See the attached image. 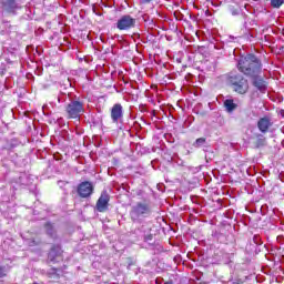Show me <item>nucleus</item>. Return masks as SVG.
Instances as JSON below:
<instances>
[{
	"mask_svg": "<svg viewBox=\"0 0 284 284\" xmlns=\"http://www.w3.org/2000/svg\"><path fill=\"white\" fill-rule=\"evenodd\" d=\"M94 193V185H92V182H81L78 186V194L81 196V199H88L92 196Z\"/></svg>",
	"mask_w": 284,
	"mask_h": 284,
	"instance_id": "obj_6",
	"label": "nucleus"
},
{
	"mask_svg": "<svg viewBox=\"0 0 284 284\" xmlns=\"http://www.w3.org/2000/svg\"><path fill=\"white\" fill-rule=\"evenodd\" d=\"M152 216V204L149 202H138L131 206L130 217L133 223H141L143 219Z\"/></svg>",
	"mask_w": 284,
	"mask_h": 284,
	"instance_id": "obj_2",
	"label": "nucleus"
},
{
	"mask_svg": "<svg viewBox=\"0 0 284 284\" xmlns=\"http://www.w3.org/2000/svg\"><path fill=\"white\" fill-rule=\"evenodd\" d=\"M205 145V138L196 139L193 143V148H203Z\"/></svg>",
	"mask_w": 284,
	"mask_h": 284,
	"instance_id": "obj_15",
	"label": "nucleus"
},
{
	"mask_svg": "<svg viewBox=\"0 0 284 284\" xmlns=\"http://www.w3.org/2000/svg\"><path fill=\"white\" fill-rule=\"evenodd\" d=\"M251 81L253 83V87L256 88L258 92H261L262 94H265V92H267V82H265L263 73L251 78Z\"/></svg>",
	"mask_w": 284,
	"mask_h": 284,
	"instance_id": "obj_8",
	"label": "nucleus"
},
{
	"mask_svg": "<svg viewBox=\"0 0 284 284\" xmlns=\"http://www.w3.org/2000/svg\"><path fill=\"white\" fill-rule=\"evenodd\" d=\"M109 203H110V194H108V191H103L95 205L98 212H106Z\"/></svg>",
	"mask_w": 284,
	"mask_h": 284,
	"instance_id": "obj_10",
	"label": "nucleus"
},
{
	"mask_svg": "<svg viewBox=\"0 0 284 284\" xmlns=\"http://www.w3.org/2000/svg\"><path fill=\"white\" fill-rule=\"evenodd\" d=\"M224 108H225L226 112H234V110H236L237 105H236V103H234V100L226 99L224 101Z\"/></svg>",
	"mask_w": 284,
	"mask_h": 284,
	"instance_id": "obj_13",
	"label": "nucleus"
},
{
	"mask_svg": "<svg viewBox=\"0 0 284 284\" xmlns=\"http://www.w3.org/2000/svg\"><path fill=\"white\" fill-rule=\"evenodd\" d=\"M237 69L248 79L263 74V63H261V60L252 53L242 57L237 61Z\"/></svg>",
	"mask_w": 284,
	"mask_h": 284,
	"instance_id": "obj_1",
	"label": "nucleus"
},
{
	"mask_svg": "<svg viewBox=\"0 0 284 284\" xmlns=\"http://www.w3.org/2000/svg\"><path fill=\"white\" fill-rule=\"evenodd\" d=\"M229 82L231 83L234 92H237V94H247L250 83L241 73H231L229 77Z\"/></svg>",
	"mask_w": 284,
	"mask_h": 284,
	"instance_id": "obj_3",
	"label": "nucleus"
},
{
	"mask_svg": "<svg viewBox=\"0 0 284 284\" xmlns=\"http://www.w3.org/2000/svg\"><path fill=\"white\" fill-rule=\"evenodd\" d=\"M123 119V105L115 103L111 109L112 123H119Z\"/></svg>",
	"mask_w": 284,
	"mask_h": 284,
	"instance_id": "obj_11",
	"label": "nucleus"
},
{
	"mask_svg": "<svg viewBox=\"0 0 284 284\" xmlns=\"http://www.w3.org/2000/svg\"><path fill=\"white\" fill-rule=\"evenodd\" d=\"M85 112L83 101L71 100L65 108L68 119H81V115Z\"/></svg>",
	"mask_w": 284,
	"mask_h": 284,
	"instance_id": "obj_4",
	"label": "nucleus"
},
{
	"mask_svg": "<svg viewBox=\"0 0 284 284\" xmlns=\"http://www.w3.org/2000/svg\"><path fill=\"white\" fill-rule=\"evenodd\" d=\"M253 241L256 245H258V241H261V237L258 235H254Z\"/></svg>",
	"mask_w": 284,
	"mask_h": 284,
	"instance_id": "obj_21",
	"label": "nucleus"
},
{
	"mask_svg": "<svg viewBox=\"0 0 284 284\" xmlns=\"http://www.w3.org/2000/svg\"><path fill=\"white\" fill-rule=\"evenodd\" d=\"M115 28H118V30H125V31L132 30V28H136V19H134L130 14H124L120 17L119 20L116 21Z\"/></svg>",
	"mask_w": 284,
	"mask_h": 284,
	"instance_id": "obj_5",
	"label": "nucleus"
},
{
	"mask_svg": "<svg viewBox=\"0 0 284 284\" xmlns=\"http://www.w3.org/2000/svg\"><path fill=\"white\" fill-rule=\"evenodd\" d=\"M272 125H274V122L272 121V118H270L268 115L260 118V120L257 121V130H260L262 134H267Z\"/></svg>",
	"mask_w": 284,
	"mask_h": 284,
	"instance_id": "obj_9",
	"label": "nucleus"
},
{
	"mask_svg": "<svg viewBox=\"0 0 284 284\" xmlns=\"http://www.w3.org/2000/svg\"><path fill=\"white\" fill-rule=\"evenodd\" d=\"M8 274V267L0 266V278H3V276H7Z\"/></svg>",
	"mask_w": 284,
	"mask_h": 284,
	"instance_id": "obj_17",
	"label": "nucleus"
},
{
	"mask_svg": "<svg viewBox=\"0 0 284 284\" xmlns=\"http://www.w3.org/2000/svg\"><path fill=\"white\" fill-rule=\"evenodd\" d=\"M141 1V3H150V1H152V0H140Z\"/></svg>",
	"mask_w": 284,
	"mask_h": 284,
	"instance_id": "obj_24",
	"label": "nucleus"
},
{
	"mask_svg": "<svg viewBox=\"0 0 284 284\" xmlns=\"http://www.w3.org/2000/svg\"><path fill=\"white\" fill-rule=\"evenodd\" d=\"M152 239H153V235H145L144 236L145 243H150V241H152Z\"/></svg>",
	"mask_w": 284,
	"mask_h": 284,
	"instance_id": "obj_20",
	"label": "nucleus"
},
{
	"mask_svg": "<svg viewBox=\"0 0 284 284\" xmlns=\"http://www.w3.org/2000/svg\"><path fill=\"white\" fill-rule=\"evenodd\" d=\"M232 14H233V17H236V14H239V11L237 10H232Z\"/></svg>",
	"mask_w": 284,
	"mask_h": 284,
	"instance_id": "obj_23",
	"label": "nucleus"
},
{
	"mask_svg": "<svg viewBox=\"0 0 284 284\" xmlns=\"http://www.w3.org/2000/svg\"><path fill=\"white\" fill-rule=\"evenodd\" d=\"M44 229H45V232H47V234H48L49 236L54 237V226H52V224L47 223V224L44 225Z\"/></svg>",
	"mask_w": 284,
	"mask_h": 284,
	"instance_id": "obj_14",
	"label": "nucleus"
},
{
	"mask_svg": "<svg viewBox=\"0 0 284 284\" xmlns=\"http://www.w3.org/2000/svg\"><path fill=\"white\" fill-rule=\"evenodd\" d=\"M29 245H31V246H34V245H39V242H37V241H31L30 243H29Z\"/></svg>",
	"mask_w": 284,
	"mask_h": 284,
	"instance_id": "obj_22",
	"label": "nucleus"
},
{
	"mask_svg": "<svg viewBox=\"0 0 284 284\" xmlns=\"http://www.w3.org/2000/svg\"><path fill=\"white\" fill-rule=\"evenodd\" d=\"M2 10L9 14H17V10H21V1L19 0H2Z\"/></svg>",
	"mask_w": 284,
	"mask_h": 284,
	"instance_id": "obj_7",
	"label": "nucleus"
},
{
	"mask_svg": "<svg viewBox=\"0 0 284 284\" xmlns=\"http://www.w3.org/2000/svg\"><path fill=\"white\" fill-rule=\"evenodd\" d=\"M283 3H284V0H271L272 8H281Z\"/></svg>",
	"mask_w": 284,
	"mask_h": 284,
	"instance_id": "obj_16",
	"label": "nucleus"
},
{
	"mask_svg": "<svg viewBox=\"0 0 284 284\" xmlns=\"http://www.w3.org/2000/svg\"><path fill=\"white\" fill-rule=\"evenodd\" d=\"M227 284H243V280H240V278L231 280V281L227 282Z\"/></svg>",
	"mask_w": 284,
	"mask_h": 284,
	"instance_id": "obj_18",
	"label": "nucleus"
},
{
	"mask_svg": "<svg viewBox=\"0 0 284 284\" xmlns=\"http://www.w3.org/2000/svg\"><path fill=\"white\" fill-rule=\"evenodd\" d=\"M58 185H59V187H61V190H63V187H65V185H68V182L60 180V181H58Z\"/></svg>",
	"mask_w": 284,
	"mask_h": 284,
	"instance_id": "obj_19",
	"label": "nucleus"
},
{
	"mask_svg": "<svg viewBox=\"0 0 284 284\" xmlns=\"http://www.w3.org/2000/svg\"><path fill=\"white\" fill-rule=\"evenodd\" d=\"M48 260L51 263H59L61 261V246H53L49 252Z\"/></svg>",
	"mask_w": 284,
	"mask_h": 284,
	"instance_id": "obj_12",
	"label": "nucleus"
}]
</instances>
